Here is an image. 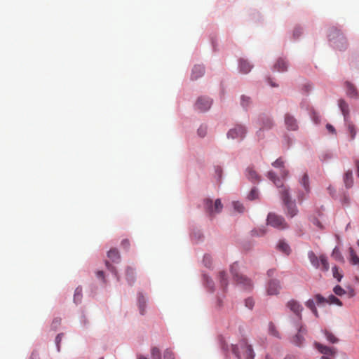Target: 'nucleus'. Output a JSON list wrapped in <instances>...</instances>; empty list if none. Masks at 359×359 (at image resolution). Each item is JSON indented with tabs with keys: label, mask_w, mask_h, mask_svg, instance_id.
Listing matches in <instances>:
<instances>
[{
	"label": "nucleus",
	"mask_w": 359,
	"mask_h": 359,
	"mask_svg": "<svg viewBox=\"0 0 359 359\" xmlns=\"http://www.w3.org/2000/svg\"><path fill=\"white\" fill-rule=\"evenodd\" d=\"M308 256L312 265L316 268H318L320 266V259L318 258L316 254L313 251H310L308 254Z\"/></svg>",
	"instance_id": "obj_24"
},
{
	"label": "nucleus",
	"mask_w": 359,
	"mask_h": 359,
	"mask_svg": "<svg viewBox=\"0 0 359 359\" xmlns=\"http://www.w3.org/2000/svg\"><path fill=\"white\" fill-rule=\"evenodd\" d=\"M238 269V265L237 263H233L230 267L231 273L233 276L236 283L243 285L245 289H250L252 287L251 281L246 277L239 275L237 272Z\"/></svg>",
	"instance_id": "obj_4"
},
{
	"label": "nucleus",
	"mask_w": 359,
	"mask_h": 359,
	"mask_svg": "<svg viewBox=\"0 0 359 359\" xmlns=\"http://www.w3.org/2000/svg\"><path fill=\"white\" fill-rule=\"evenodd\" d=\"M287 307L298 317V323H300L302 319V311L303 310L302 305L298 302L292 299L287 303Z\"/></svg>",
	"instance_id": "obj_8"
},
{
	"label": "nucleus",
	"mask_w": 359,
	"mask_h": 359,
	"mask_svg": "<svg viewBox=\"0 0 359 359\" xmlns=\"http://www.w3.org/2000/svg\"><path fill=\"white\" fill-rule=\"evenodd\" d=\"M246 177L249 180L258 181L259 180V176L253 167L249 166L246 168Z\"/></svg>",
	"instance_id": "obj_17"
},
{
	"label": "nucleus",
	"mask_w": 359,
	"mask_h": 359,
	"mask_svg": "<svg viewBox=\"0 0 359 359\" xmlns=\"http://www.w3.org/2000/svg\"><path fill=\"white\" fill-rule=\"evenodd\" d=\"M121 246L125 250H128L130 247V241L128 239H123L121 241Z\"/></svg>",
	"instance_id": "obj_49"
},
{
	"label": "nucleus",
	"mask_w": 359,
	"mask_h": 359,
	"mask_svg": "<svg viewBox=\"0 0 359 359\" xmlns=\"http://www.w3.org/2000/svg\"><path fill=\"white\" fill-rule=\"evenodd\" d=\"M285 124L287 130H297L298 129V123L297 119L291 114L285 115Z\"/></svg>",
	"instance_id": "obj_10"
},
{
	"label": "nucleus",
	"mask_w": 359,
	"mask_h": 359,
	"mask_svg": "<svg viewBox=\"0 0 359 359\" xmlns=\"http://www.w3.org/2000/svg\"><path fill=\"white\" fill-rule=\"evenodd\" d=\"M97 276L98 278H104V272L102 271H98L97 272Z\"/></svg>",
	"instance_id": "obj_55"
},
{
	"label": "nucleus",
	"mask_w": 359,
	"mask_h": 359,
	"mask_svg": "<svg viewBox=\"0 0 359 359\" xmlns=\"http://www.w3.org/2000/svg\"><path fill=\"white\" fill-rule=\"evenodd\" d=\"M267 176L269 179L271 180L277 187L281 188L280 190V194L281 195L283 203L286 208L285 214L290 217H293L297 215L298 213V209L295 202L291 200L288 189L285 187H283L282 181L276 176L273 172L269 171Z\"/></svg>",
	"instance_id": "obj_1"
},
{
	"label": "nucleus",
	"mask_w": 359,
	"mask_h": 359,
	"mask_svg": "<svg viewBox=\"0 0 359 359\" xmlns=\"http://www.w3.org/2000/svg\"><path fill=\"white\" fill-rule=\"evenodd\" d=\"M315 300L318 304H320L327 302V299L325 297H323L321 294H318L315 296Z\"/></svg>",
	"instance_id": "obj_44"
},
{
	"label": "nucleus",
	"mask_w": 359,
	"mask_h": 359,
	"mask_svg": "<svg viewBox=\"0 0 359 359\" xmlns=\"http://www.w3.org/2000/svg\"><path fill=\"white\" fill-rule=\"evenodd\" d=\"M315 347L320 353L323 354L324 355H330L334 357L335 354L334 348L324 346L320 343L316 342Z\"/></svg>",
	"instance_id": "obj_11"
},
{
	"label": "nucleus",
	"mask_w": 359,
	"mask_h": 359,
	"mask_svg": "<svg viewBox=\"0 0 359 359\" xmlns=\"http://www.w3.org/2000/svg\"><path fill=\"white\" fill-rule=\"evenodd\" d=\"M218 278L223 290H225L228 285L227 275L224 271H221L218 273Z\"/></svg>",
	"instance_id": "obj_20"
},
{
	"label": "nucleus",
	"mask_w": 359,
	"mask_h": 359,
	"mask_svg": "<svg viewBox=\"0 0 359 359\" xmlns=\"http://www.w3.org/2000/svg\"><path fill=\"white\" fill-rule=\"evenodd\" d=\"M325 336L327 339L331 343H337L338 341V339L332 333L329 332H325Z\"/></svg>",
	"instance_id": "obj_37"
},
{
	"label": "nucleus",
	"mask_w": 359,
	"mask_h": 359,
	"mask_svg": "<svg viewBox=\"0 0 359 359\" xmlns=\"http://www.w3.org/2000/svg\"><path fill=\"white\" fill-rule=\"evenodd\" d=\"M250 103V98L245 95L241 96V105L243 107H248Z\"/></svg>",
	"instance_id": "obj_42"
},
{
	"label": "nucleus",
	"mask_w": 359,
	"mask_h": 359,
	"mask_svg": "<svg viewBox=\"0 0 359 359\" xmlns=\"http://www.w3.org/2000/svg\"><path fill=\"white\" fill-rule=\"evenodd\" d=\"M346 86L348 95L351 97L357 98L359 95V93L356 88L350 82H346Z\"/></svg>",
	"instance_id": "obj_18"
},
{
	"label": "nucleus",
	"mask_w": 359,
	"mask_h": 359,
	"mask_svg": "<svg viewBox=\"0 0 359 359\" xmlns=\"http://www.w3.org/2000/svg\"><path fill=\"white\" fill-rule=\"evenodd\" d=\"M108 257L113 262H118L120 261V254L117 249L113 248L111 249L108 253H107Z\"/></svg>",
	"instance_id": "obj_21"
},
{
	"label": "nucleus",
	"mask_w": 359,
	"mask_h": 359,
	"mask_svg": "<svg viewBox=\"0 0 359 359\" xmlns=\"http://www.w3.org/2000/svg\"><path fill=\"white\" fill-rule=\"evenodd\" d=\"M273 123L272 120L270 118L267 117L263 121V126L260 128V130L270 129L273 127Z\"/></svg>",
	"instance_id": "obj_34"
},
{
	"label": "nucleus",
	"mask_w": 359,
	"mask_h": 359,
	"mask_svg": "<svg viewBox=\"0 0 359 359\" xmlns=\"http://www.w3.org/2000/svg\"><path fill=\"white\" fill-rule=\"evenodd\" d=\"M105 264H106V266H107V268L109 270L111 271L112 272L115 271V268H114V266H112L109 263V262H107V261Z\"/></svg>",
	"instance_id": "obj_53"
},
{
	"label": "nucleus",
	"mask_w": 359,
	"mask_h": 359,
	"mask_svg": "<svg viewBox=\"0 0 359 359\" xmlns=\"http://www.w3.org/2000/svg\"><path fill=\"white\" fill-rule=\"evenodd\" d=\"M204 67L202 65H195L192 69L191 79L196 80L204 74Z\"/></svg>",
	"instance_id": "obj_15"
},
{
	"label": "nucleus",
	"mask_w": 359,
	"mask_h": 359,
	"mask_svg": "<svg viewBox=\"0 0 359 359\" xmlns=\"http://www.w3.org/2000/svg\"><path fill=\"white\" fill-rule=\"evenodd\" d=\"M339 106L344 116L345 120L348 115V106L344 100H339Z\"/></svg>",
	"instance_id": "obj_26"
},
{
	"label": "nucleus",
	"mask_w": 359,
	"mask_h": 359,
	"mask_svg": "<svg viewBox=\"0 0 359 359\" xmlns=\"http://www.w3.org/2000/svg\"><path fill=\"white\" fill-rule=\"evenodd\" d=\"M217 172H218V175H219V176L220 177V175H221V172H222V170H221V168H217Z\"/></svg>",
	"instance_id": "obj_61"
},
{
	"label": "nucleus",
	"mask_w": 359,
	"mask_h": 359,
	"mask_svg": "<svg viewBox=\"0 0 359 359\" xmlns=\"http://www.w3.org/2000/svg\"><path fill=\"white\" fill-rule=\"evenodd\" d=\"M330 355H323L321 357L320 359H332L331 358H330Z\"/></svg>",
	"instance_id": "obj_59"
},
{
	"label": "nucleus",
	"mask_w": 359,
	"mask_h": 359,
	"mask_svg": "<svg viewBox=\"0 0 359 359\" xmlns=\"http://www.w3.org/2000/svg\"><path fill=\"white\" fill-rule=\"evenodd\" d=\"M332 257L337 260V261H339V262H344V257L342 256V255L341 254L339 250L337 248H335L333 251H332Z\"/></svg>",
	"instance_id": "obj_31"
},
{
	"label": "nucleus",
	"mask_w": 359,
	"mask_h": 359,
	"mask_svg": "<svg viewBox=\"0 0 359 359\" xmlns=\"http://www.w3.org/2000/svg\"><path fill=\"white\" fill-rule=\"evenodd\" d=\"M280 285L279 282L275 280H271L269 283L268 287H267V294L269 295H274L277 294L280 290Z\"/></svg>",
	"instance_id": "obj_12"
},
{
	"label": "nucleus",
	"mask_w": 359,
	"mask_h": 359,
	"mask_svg": "<svg viewBox=\"0 0 359 359\" xmlns=\"http://www.w3.org/2000/svg\"><path fill=\"white\" fill-rule=\"evenodd\" d=\"M203 263L207 267H210L212 264L211 257L208 255H205L203 257Z\"/></svg>",
	"instance_id": "obj_45"
},
{
	"label": "nucleus",
	"mask_w": 359,
	"mask_h": 359,
	"mask_svg": "<svg viewBox=\"0 0 359 359\" xmlns=\"http://www.w3.org/2000/svg\"><path fill=\"white\" fill-rule=\"evenodd\" d=\"M327 302L329 303L330 304H337L338 306L342 305L341 302L333 294H331L328 297V298L327 299Z\"/></svg>",
	"instance_id": "obj_32"
},
{
	"label": "nucleus",
	"mask_w": 359,
	"mask_h": 359,
	"mask_svg": "<svg viewBox=\"0 0 359 359\" xmlns=\"http://www.w3.org/2000/svg\"><path fill=\"white\" fill-rule=\"evenodd\" d=\"M269 330H270V332L271 333V334H273V336H276V337L278 336V332L276 330V327H274V325L273 324H270Z\"/></svg>",
	"instance_id": "obj_50"
},
{
	"label": "nucleus",
	"mask_w": 359,
	"mask_h": 359,
	"mask_svg": "<svg viewBox=\"0 0 359 359\" xmlns=\"http://www.w3.org/2000/svg\"><path fill=\"white\" fill-rule=\"evenodd\" d=\"M272 165L275 168H280V175L283 177H286L288 175V172L285 169L284 167V161L282 158H279L277 160H276L273 163Z\"/></svg>",
	"instance_id": "obj_14"
},
{
	"label": "nucleus",
	"mask_w": 359,
	"mask_h": 359,
	"mask_svg": "<svg viewBox=\"0 0 359 359\" xmlns=\"http://www.w3.org/2000/svg\"><path fill=\"white\" fill-rule=\"evenodd\" d=\"M327 129L332 133H335V129L334 127L330 124H327L326 126Z\"/></svg>",
	"instance_id": "obj_51"
},
{
	"label": "nucleus",
	"mask_w": 359,
	"mask_h": 359,
	"mask_svg": "<svg viewBox=\"0 0 359 359\" xmlns=\"http://www.w3.org/2000/svg\"><path fill=\"white\" fill-rule=\"evenodd\" d=\"M298 199L299 201H302L304 199V196L302 194H299Z\"/></svg>",
	"instance_id": "obj_60"
},
{
	"label": "nucleus",
	"mask_w": 359,
	"mask_h": 359,
	"mask_svg": "<svg viewBox=\"0 0 359 359\" xmlns=\"http://www.w3.org/2000/svg\"><path fill=\"white\" fill-rule=\"evenodd\" d=\"M82 298V288L78 287L76 288L74 295V301L75 303L78 304L81 302Z\"/></svg>",
	"instance_id": "obj_30"
},
{
	"label": "nucleus",
	"mask_w": 359,
	"mask_h": 359,
	"mask_svg": "<svg viewBox=\"0 0 359 359\" xmlns=\"http://www.w3.org/2000/svg\"><path fill=\"white\" fill-rule=\"evenodd\" d=\"M348 129L350 132L351 139H353L355 135V130L353 125L349 124L348 126Z\"/></svg>",
	"instance_id": "obj_48"
},
{
	"label": "nucleus",
	"mask_w": 359,
	"mask_h": 359,
	"mask_svg": "<svg viewBox=\"0 0 359 359\" xmlns=\"http://www.w3.org/2000/svg\"><path fill=\"white\" fill-rule=\"evenodd\" d=\"M332 273L334 278H335L339 282L341 281L343 276L339 272V269L337 266H334L332 267Z\"/></svg>",
	"instance_id": "obj_35"
},
{
	"label": "nucleus",
	"mask_w": 359,
	"mask_h": 359,
	"mask_svg": "<svg viewBox=\"0 0 359 359\" xmlns=\"http://www.w3.org/2000/svg\"><path fill=\"white\" fill-rule=\"evenodd\" d=\"M232 352L239 359H254L255 353L251 345L246 339L240 341L237 345H232Z\"/></svg>",
	"instance_id": "obj_2"
},
{
	"label": "nucleus",
	"mask_w": 359,
	"mask_h": 359,
	"mask_svg": "<svg viewBox=\"0 0 359 359\" xmlns=\"http://www.w3.org/2000/svg\"><path fill=\"white\" fill-rule=\"evenodd\" d=\"M301 184L303 186L306 193L309 192V177L307 174H304L302 177L301 182Z\"/></svg>",
	"instance_id": "obj_28"
},
{
	"label": "nucleus",
	"mask_w": 359,
	"mask_h": 359,
	"mask_svg": "<svg viewBox=\"0 0 359 359\" xmlns=\"http://www.w3.org/2000/svg\"><path fill=\"white\" fill-rule=\"evenodd\" d=\"M164 359H175V355L173 352L169 349H166L163 355Z\"/></svg>",
	"instance_id": "obj_41"
},
{
	"label": "nucleus",
	"mask_w": 359,
	"mask_h": 359,
	"mask_svg": "<svg viewBox=\"0 0 359 359\" xmlns=\"http://www.w3.org/2000/svg\"><path fill=\"white\" fill-rule=\"evenodd\" d=\"M297 329L298 330V333L293 337L292 342L295 346H301L304 341V335L306 334V328L301 325V323H297Z\"/></svg>",
	"instance_id": "obj_7"
},
{
	"label": "nucleus",
	"mask_w": 359,
	"mask_h": 359,
	"mask_svg": "<svg viewBox=\"0 0 359 359\" xmlns=\"http://www.w3.org/2000/svg\"><path fill=\"white\" fill-rule=\"evenodd\" d=\"M273 273V271L270 270L268 271L269 276H271Z\"/></svg>",
	"instance_id": "obj_63"
},
{
	"label": "nucleus",
	"mask_w": 359,
	"mask_h": 359,
	"mask_svg": "<svg viewBox=\"0 0 359 359\" xmlns=\"http://www.w3.org/2000/svg\"><path fill=\"white\" fill-rule=\"evenodd\" d=\"M62 334H57V336L56 337V343L57 344H59V342L61 341V339H62ZM57 346L59 347V345H57Z\"/></svg>",
	"instance_id": "obj_54"
},
{
	"label": "nucleus",
	"mask_w": 359,
	"mask_h": 359,
	"mask_svg": "<svg viewBox=\"0 0 359 359\" xmlns=\"http://www.w3.org/2000/svg\"><path fill=\"white\" fill-rule=\"evenodd\" d=\"M333 291L338 296H342L346 293V291L340 285H336Z\"/></svg>",
	"instance_id": "obj_38"
},
{
	"label": "nucleus",
	"mask_w": 359,
	"mask_h": 359,
	"mask_svg": "<svg viewBox=\"0 0 359 359\" xmlns=\"http://www.w3.org/2000/svg\"><path fill=\"white\" fill-rule=\"evenodd\" d=\"M245 306L250 309H252L254 306V301L252 299L248 298L245 299Z\"/></svg>",
	"instance_id": "obj_47"
},
{
	"label": "nucleus",
	"mask_w": 359,
	"mask_h": 359,
	"mask_svg": "<svg viewBox=\"0 0 359 359\" xmlns=\"http://www.w3.org/2000/svg\"><path fill=\"white\" fill-rule=\"evenodd\" d=\"M311 311L313 312V313L315 315L316 317H318V312L316 308L314 309V310H312Z\"/></svg>",
	"instance_id": "obj_56"
},
{
	"label": "nucleus",
	"mask_w": 359,
	"mask_h": 359,
	"mask_svg": "<svg viewBox=\"0 0 359 359\" xmlns=\"http://www.w3.org/2000/svg\"><path fill=\"white\" fill-rule=\"evenodd\" d=\"M212 105V100L208 97H200L196 102V109L200 111L208 110Z\"/></svg>",
	"instance_id": "obj_9"
},
{
	"label": "nucleus",
	"mask_w": 359,
	"mask_h": 359,
	"mask_svg": "<svg viewBox=\"0 0 359 359\" xmlns=\"http://www.w3.org/2000/svg\"><path fill=\"white\" fill-rule=\"evenodd\" d=\"M265 359H272V358H271L269 355H267L266 356V358H265Z\"/></svg>",
	"instance_id": "obj_64"
},
{
	"label": "nucleus",
	"mask_w": 359,
	"mask_h": 359,
	"mask_svg": "<svg viewBox=\"0 0 359 359\" xmlns=\"http://www.w3.org/2000/svg\"><path fill=\"white\" fill-rule=\"evenodd\" d=\"M278 249L285 255H289L290 253V248L285 241H280L278 245Z\"/></svg>",
	"instance_id": "obj_23"
},
{
	"label": "nucleus",
	"mask_w": 359,
	"mask_h": 359,
	"mask_svg": "<svg viewBox=\"0 0 359 359\" xmlns=\"http://www.w3.org/2000/svg\"><path fill=\"white\" fill-rule=\"evenodd\" d=\"M126 278L128 281L132 284L135 281V271L131 267H128L126 269Z\"/></svg>",
	"instance_id": "obj_27"
},
{
	"label": "nucleus",
	"mask_w": 359,
	"mask_h": 359,
	"mask_svg": "<svg viewBox=\"0 0 359 359\" xmlns=\"http://www.w3.org/2000/svg\"><path fill=\"white\" fill-rule=\"evenodd\" d=\"M246 134V130L244 126L238 125L229 130L227 133V137L232 140L238 139L242 140Z\"/></svg>",
	"instance_id": "obj_6"
},
{
	"label": "nucleus",
	"mask_w": 359,
	"mask_h": 359,
	"mask_svg": "<svg viewBox=\"0 0 359 359\" xmlns=\"http://www.w3.org/2000/svg\"><path fill=\"white\" fill-rule=\"evenodd\" d=\"M252 68V66L247 60L244 59H241L239 60V69L241 73L248 74L250 72Z\"/></svg>",
	"instance_id": "obj_16"
},
{
	"label": "nucleus",
	"mask_w": 359,
	"mask_h": 359,
	"mask_svg": "<svg viewBox=\"0 0 359 359\" xmlns=\"http://www.w3.org/2000/svg\"><path fill=\"white\" fill-rule=\"evenodd\" d=\"M269 84L272 86V87H276L277 85H276L271 80V79H269Z\"/></svg>",
	"instance_id": "obj_57"
},
{
	"label": "nucleus",
	"mask_w": 359,
	"mask_h": 359,
	"mask_svg": "<svg viewBox=\"0 0 359 359\" xmlns=\"http://www.w3.org/2000/svg\"><path fill=\"white\" fill-rule=\"evenodd\" d=\"M233 205L234 209L238 212H240V213L243 212L245 208L242 203H241L239 202H233Z\"/></svg>",
	"instance_id": "obj_39"
},
{
	"label": "nucleus",
	"mask_w": 359,
	"mask_h": 359,
	"mask_svg": "<svg viewBox=\"0 0 359 359\" xmlns=\"http://www.w3.org/2000/svg\"><path fill=\"white\" fill-rule=\"evenodd\" d=\"M204 280H205V283L206 285V286L211 290V291H213L214 290V283L213 281L210 279L207 276H204Z\"/></svg>",
	"instance_id": "obj_40"
},
{
	"label": "nucleus",
	"mask_w": 359,
	"mask_h": 359,
	"mask_svg": "<svg viewBox=\"0 0 359 359\" xmlns=\"http://www.w3.org/2000/svg\"><path fill=\"white\" fill-rule=\"evenodd\" d=\"M355 165L356 167L357 176L359 177V160H358V159L355 160Z\"/></svg>",
	"instance_id": "obj_52"
},
{
	"label": "nucleus",
	"mask_w": 359,
	"mask_h": 359,
	"mask_svg": "<svg viewBox=\"0 0 359 359\" xmlns=\"http://www.w3.org/2000/svg\"><path fill=\"white\" fill-rule=\"evenodd\" d=\"M206 133H207V127L206 126H201L198 129V135L201 137H205V135H206Z\"/></svg>",
	"instance_id": "obj_43"
},
{
	"label": "nucleus",
	"mask_w": 359,
	"mask_h": 359,
	"mask_svg": "<svg viewBox=\"0 0 359 359\" xmlns=\"http://www.w3.org/2000/svg\"><path fill=\"white\" fill-rule=\"evenodd\" d=\"M320 264L322 266L321 269L325 271H327L329 270V263L327 257L325 255H320Z\"/></svg>",
	"instance_id": "obj_29"
},
{
	"label": "nucleus",
	"mask_w": 359,
	"mask_h": 359,
	"mask_svg": "<svg viewBox=\"0 0 359 359\" xmlns=\"http://www.w3.org/2000/svg\"><path fill=\"white\" fill-rule=\"evenodd\" d=\"M273 69L279 72H284L287 70V62L283 58H278L273 65Z\"/></svg>",
	"instance_id": "obj_13"
},
{
	"label": "nucleus",
	"mask_w": 359,
	"mask_h": 359,
	"mask_svg": "<svg viewBox=\"0 0 359 359\" xmlns=\"http://www.w3.org/2000/svg\"><path fill=\"white\" fill-rule=\"evenodd\" d=\"M314 224H315L316 226H319L320 228H322V226H321V224H320V222H319V221L316 220V221L314 222Z\"/></svg>",
	"instance_id": "obj_58"
},
{
	"label": "nucleus",
	"mask_w": 359,
	"mask_h": 359,
	"mask_svg": "<svg viewBox=\"0 0 359 359\" xmlns=\"http://www.w3.org/2000/svg\"><path fill=\"white\" fill-rule=\"evenodd\" d=\"M138 306L141 315H144L146 307V299L142 294L138 295Z\"/></svg>",
	"instance_id": "obj_22"
},
{
	"label": "nucleus",
	"mask_w": 359,
	"mask_h": 359,
	"mask_svg": "<svg viewBox=\"0 0 359 359\" xmlns=\"http://www.w3.org/2000/svg\"><path fill=\"white\" fill-rule=\"evenodd\" d=\"M151 355L152 359H161V351L157 347H153L151 348Z\"/></svg>",
	"instance_id": "obj_33"
},
{
	"label": "nucleus",
	"mask_w": 359,
	"mask_h": 359,
	"mask_svg": "<svg viewBox=\"0 0 359 359\" xmlns=\"http://www.w3.org/2000/svg\"><path fill=\"white\" fill-rule=\"evenodd\" d=\"M306 306L309 309H311V311L312 310H314V309H316V306H315V302L313 299H309L306 302Z\"/></svg>",
	"instance_id": "obj_46"
},
{
	"label": "nucleus",
	"mask_w": 359,
	"mask_h": 359,
	"mask_svg": "<svg viewBox=\"0 0 359 359\" xmlns=\"http://www.w3.org/2000/svg\"><path fill=\"white\" fill-rule=\"evenodd\" d=\"M259 196L258 190L256 188L251 189L250 194L248 196L249 200H255Z\"/></svg>",
	"instance_id": "obj_36"
},
{
	"label": "nucleus",
	"mask_w": 359,
	"mask_h": 359,
	"mask_svg": "<svg viewBox=\"0 0 359 359\" xmlns=\"http://www.w3.org/2000/svg\"><path fill=\"white\" fill-rule=\"evenodd\" d=\"M204 208L205 211L210 215H213L215 213H219L222 211L223 205L221 203L220 199H217L213 204V202L210 198L204 200Z\"/></svg>",
	"instance_id": "obj_5"
},
{
	"label": "nucleus",
	"mask_w": 359,
	"mask_h": 359,
	"mask_svg": "<svg viewBox=\"0 0 359 359\" xmlns=\"http://www.w3.org/2000/svg\"><path fill=\"white\" fill-rule=\"evenodd\" d=\"M344 182L345 184V186L347 188H351L353 184V173L352 171L348 170H347L344 176Z\"/></svg>",
	"instance_id": "obj_19"
},
{
	"label": "nucleus",
	"mask_w": 359,
	"mask_h": 359,
	"mask_svg": "<svg viewBox=\"0 0 359 359\" xmlns=\"http://www.w3.org/2000/svg\"><path fill=\"white\" fill-rule=\"evenodd\" d=\"M266 221L268 225L280 230L288 228V224L286 223L285 219L282 216L273 212L269 213Z\"/></svg>",
	"instance_id": "obj_3"
},
{
	"label": "nucleus",
	"mask_w": 359,
	"mask_h": 359,
	"mask_svg": "<svg viewBox=\"0 0 359 359\" xmlns=\"http://www.w3.org/2000/svg\"><path fill=\"white\" fill-rule=\"evenodd\" d=\"M137 359H147V358L146 357H144V356L139 355V356L137 357Z\"/></svg>",
	"instance_id": "obj_62"
},
{
	"label": "nucleus",
	"mask_w": 359,
	"mask_h": 359,
	"mask_svg": "<svg viewBox=\"0 0 359 359\" xmlns=\"http://www.w3.org/2000/svg\"><path fill=\"white\" fill-rule=\"evenodd\" d=\"M349 254L351 263L353 265H358L359 266V257L352 248H349Z\"/></svg>",
	"instance_id": "obj_25"
}]
</instances>
